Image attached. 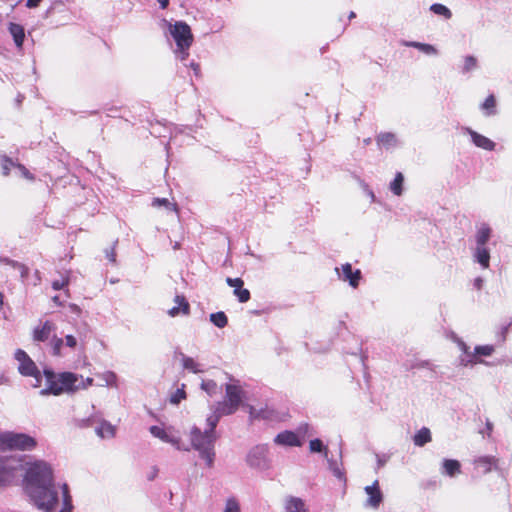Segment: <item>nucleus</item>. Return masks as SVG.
Returning <instances> with one entry per match:
<instances>
[{
  "instance_id": "c9c22d12",
  "label": "nucleus",
  "mask_w": 512,
  "mask_h": 512,
  "mask_svg": "<svg viewBox=\"0 0 512 512\" xmlns=\"http://www.w3.org/2000/svg\"><path fill=\"white\" fill-rule=\"evenodd\" d=\"M8 264H10L13 268L17 269L20 273L21 280L25 282L27 280L28 274H29V268L17 261L14 260H5Z\"/></svg>"
},
{
  "instance_id": "393cba45",
  "label": "nucleus",
  "mask_w": 512,
  "mask_h": 512,
  "mask_svg": "<svg viewBox=\"0 0 512 512\" xmlns=\"http://www.w3.org/2000/svg\"><path fill=\"white\" fill-rule=\"evenodd\" d=\"M95 432L101 438H113L115 436V426L108 421L101 420L95 428Z\"/></svg>"
},
{
  "instance_id": "4c0bfd02",
  "label": "nucleus",
  "mask_w": 512,
  "mask_h": 512,
  "mask_svg": "<svg viewBox=\"0 0 512 512\" xmlns=\"http://www.w3.org/2000/svg\"><path fill=\"white\" fill-rule=\"evenodd\" d=\"M99 377L104 381L105 386L117 387V375L112 371H105Z\"/></svg>"
},
{
  "instance_id": "c85d7f7f",
  "label": "nucleus",
  "mask_w": 512,
  "mask_h": 512,
  "mask_svg": "<svg viewBox=\"0 0 512 512\" xmlns=\"http://www.w3.org/2000/svg\"><path fill=\"white\" fill-rule=\"evenodd\" d=\"M478 68V60L473 55H467L463 59V65L461 67L462 74H468Z\"/></svg>"
},
{
  "instance_id": "09e8293b",
  "label": "nucleus",
  "mask_w": 512,
  "mask_h": 512,
  "mask_svg": "<svg viewBox=\"0 0 512 512\" xmlns=\"http://www.w3.org/2000/svg\"><path fill=\"white\" fill-rule=\"evenodd\" d=\"M189 49L190 48L176 47V50H175L176 57L181 62H184L189 56Z\"/></svg>"
},
{
  "instance_id": "de8ad7c7",
  "label": "nucleus",
  "mask_w": 512,
  "mask_h": 512,
  "mask_svg": "<svg viewBox=\"0 0 512 512\" xmlns=\"http://www.w3.org/2000/svg\"><path fill=\"white\" fill-rule=\"evenodd\" d=\"M118 241H115L113 245L109 248L105 249V257L108 259L109 262L112 264H116V252H115V246Z\"/></svg>"
},
{
  "instance_id": "f03ea898",
  "label": "nucleus",
  "mask_w": 512,
  "mask_h": 512,
  "mask_svg": "<svg viewBox=\"0 0 512 512\" xmlns=\"http://www.w3.org/2000/svg\"><path fill=\"white\" fill-rule=\"evenodd\" d=\"M218 422V416L210 414L206 419V428L203 431L197 426H193L190 431L192 447L198 451L200 458L209 468L213 466L215 459L214 445L217 439L215 428Z\"/></svg>"
},
{
  "instance_id": "6ab92c4d",
  "label": "nucleus",
  "mask_w": 512,
  "mask_h": 512,
  "mask_svg": "<svg viewBox=\"0 0 512 512\" xmlns=\"http://www.w3.org/2000/svg\"><path fill=\"white\" fill-rule=\"evenodd\" d=\"M378 146L387 150L396 148L400 145V141L396 134L392 132H382L376 137Z\"/></svg>"
},
{
  "instance_id": "49530a36",
  "label": "nucleus",
  "mask_w": 512,
  "mask_h": 512,
  "mask_svg": "<svg viewBox=\"0 0 512 512\" xmlns=\"http://www.w3.org/2000/svg\"><path fill=\"white\" fill-rule=\"evenodd\" d=\"M224 512H241L238 501L235 498H229L226 501Z\"/></svg>"
},
{
  "instance_id": "5701e85b",
  "label": "nucleus",
  "mask_w": 512,
  "mask_h": 512,
  "mask_svg": "<svg viewBox=\"0 0 512 512\" xmlns=\"http://www.w3.org/2000/svg\"><path fill=\"white\" fill-rule=\"evenodd\" d=\"M461 472V464L458 460L444 459L442 462L441 473L449 477H454Z\"/></svg>"
},
{
  "instance_id": "e433bc0d",
  "label": "nucleus",
  "mask_w": 512,
  "mask_h": 512,
  "mask_svg": "<svg viewBox=\"0 0 512 512\" xmlns=\"http://www.w3.org/2000/svg\"><path fill=\"white\" fill-rule=\"evenodd\" d=\"M201 388L205 391L209 396H214L217 393L218 386L214 380H203L201 383Z\"/></svg>"
},
{
  "instance_id": "7c9ffc66",
  "label": "nucleus",
  "mask_w": 512,
  "mask_h": 512,
  "mask_svg": "<svg viewBox=\"0 0 512 512\" xmlns=\"http://www.w3.org/2000/svg\"><path fill=\"white\" fill-rule=\"evenodd\" d=\"M63 345H64L63 338L57 337L56 335L51 337V339L49 341V346L51 348L52 355L56 356V357L62 356L61 350H62Z\"/></svg>"
},
{
  "instance_id": "39448f33",
  "label": "nucleus",
  "mask_w": 512,
  "mask_h": 512,
  "mask_svg": "<svg viewBox=\"0 0 512 512\" xmlns=\"http://www.w3.org/2000/svg\"><path fill=\"white\" fill-rule=\"evenodd\" d=\"M491 236L492 229L487 223H481L477 226L473 258L474 261L479 263L483 269H487L490 263V251L487 244Z\"/></svg>"
},
{
  "instance_id": "412c9836",
  "label": "nucleus",
  "mask_w": 512,
  "mask_h": 512,
  "mask_svg": "<svg viewBox=\"0 0 512 512\" xmlns=\"http://www.w3.org/2000/svg\"><path fill=\"white\" fill-rule=\"evenodd\" d=\"M176 306L168 310V314L171 317H176L179 314H189L190 305L183 295H176L174 299Z\"/></svg>"
},
{
  "instance_id": "c03bdc74",
  "label": "nucleus",
  "mask_w": 512,
  "mask_h": 512,
  "mask_svg": "<svg viewBox=\"0 0 512 512\" xmlns=\"http://www.w3.org/2000/svg\"><path fill=\"white\" fill-rule=\"evenodd\" d=\"M68 284H69V276H68V274H65V275L61 276V279L54 280L52 282V288L57 291V290H61V289L65 288Z\"/></svg>"
},
{
  "instance_id": "2f4dec72",
  "label": "nucleus",
  "mask_w": 512,
  "mask_h": 512,
  "mask_svg": "<svg viewBox=\"0 0 512 512\" xmlns=\"http://www.w3.org/2000/svg\"><path fill=\"white\" fill-rule=\"evenodd\" d=\"M494 352V346L493 345H480L476 346L474 348L473 354H475L476 359L478 360V363H483L481 359H479L480 356H491Z\"/></svg>"
},
{
  "instance_id": "69168bd1",
  "label": "nucleus",
  "mask_w": 512,
  "mask_h": 512,
  "mask_svg": "<svg viewBox=\"0 0 512 512\" xmlns=\"http://www.w3.org/2000/svg\"><path fill=\"white\" fill-rule=\"evenodd\" d=\"M510 325H511V324H508V325H506V326H503V327H502V331H501V334H502V340H504V339H505L506 333L508 332V329H509V326H510Z\"/></svg>"
},
{
  "instance_id": "20e7f679",
  "label": "nucleus",
  "mask_w": 512,
  "mask_h": 512,
  "mask_svg": "<svg viewBox=\"0 0 512 512\" xmlns=\"http://www.w3.org/2000/svg\"><path fill=\"white\" fill-rule=\"evenodd\" d=\"M226 396L223 401L217 402L213 406L211 415H217L218 421L222 416L235 413L245 397L244 390L235 384H226Z\"/></svg>"
},
{
  "instance_id": "a19ab883",
  "label": "nucleus",
  "mask_w": 512,
  "mask_h": 512,
  "mask_svg": "<svg viewBox=\"0 0 512 512\" xmlns=\"http://www.w3.org/2000/svg\"><path fill=\"white\" fill-rule=\"evenodd\" d=\"M185 385L182 384V387L181 388H178L174 393H172V395L170 396V402L172 404H179L183 399L186 398V393H185Z\"/></svg>"
},
{
  "instance_id": "6e6d98bb",
  "label": "nucleus",
  "mask_w": 512,
  "mask_h": 512,
  "mask_svg": "<svg viewBox=\"0 0 512 512\" xmlns=\"http://www.w3.org/2000/svg\"><path fill=\"white\" fill-rule=\"evenodd\" d=\"M430 366H431V364L429 361H419L415 365H413L412 368L422 369V368H430Z\"/></svg>"
},
{
  "instance_id": "72a5a7b5",
  "label": "nucleus",
  "mask_w": 512,
  "mask_h": 512,
  "mask_svg": "<svg viewBox=\"0 0 512 512\" xmlns=\"http://www.w3.org/2000/svg\"><path fill=\"white\" fill-rule=\"evenodd\" d=\"M182 365L185 369L193 373L202 372V369H200V365L191 357L182 355Z\"/></svg>"
},
{
  "instance_id": "79ce46f5",
  "label": "nucleus",
  "mask_w": 512,
  "mask_h": 512,
  "mask_svg": "<svg viewBox=\"0 0 512 512\" xmlns=\"http://www.w3.org/2000/svg\"><path fill=\"white\" fill-rule=\"evenodd\" d=\"M15 173L18 176H21V177H23L25 179H28L30 181L34 180L33 174L30 173V171L24 165H22L20 163H16Z\"/></svg>"
},
{
  "instance_id": "0eeeda50",
  "label": "nucleus",
  "mask_w": 512,
  "mask_h": 512,
  "mask_svg": "<svg viewBox=\"0 0 512 512\" xmlns=\"http://www.w3.org/2000/svg\"><path fill=\"white\" fill-rule=\"evenodd\" d=\"M249 420L253 421H266L270 423L282 422L288 418V412L284 409H278L271 405L255 408L248 406Z\"/></svg>"
},
{
  "instance_id": "bf43d9fd",
  "label": "nucleus",
  "mask_w": 512,
  "mask_h": 512,
  "mask_svg": "<svg viewBox=\"0 0 512 512\" xmlns=\"http://www.w3.org/2000/svg\"><path fill=\"white\" fill-rule=\"evenodd\" d=\"M483 282H484V281H483V279H482V278H480V277L476 278V279L474 280V286H475V288H477L478 290H480V289L482 288V286H483Z\"/></svg>"
},
{
  "instance_id": "b1692460",
  "label": "nucleus",
  "mask_w": 512,
  "mask_h": 512,
  "mask_svg": "<svg viewBox=\"0 0 512 512\" xmlns=\"http://www.w3.org/2000/svg\"><path fill=\"white\" fill-rule=\"evenodd\" d=\"M402 45H404L406 47L416 48L419 51H421L424 54L429 55V56H437L439 54L437 48L428 43H422V42H417V41H403Z\"/></svg>"
},
{
  "instance_id": "0e129e2a",
  "label": "nucleus",
  "mask_w": 512,
  "mask_h": 512,
  "mask_svg": "<svg viewBox=\"0 0 512 512\" xmlns=\"http://www.w3.org/2000/svg\"><path fill=\"white\" fill-rule=\"evenodd\" d=\"M486 430L488 432V435H490L493 430V424L489 420L486 421Z\"/></svg>"
},
{
  "instance_id": "a211bd4d",
  "label": "nucleus",
  "mask_w": 512,
  "mask_h": 512,
  "mask_svg": "<svg viewBox=\"0 0 512 512\" xmlns=\"http://www.w3.org/2000/svg\"><path fill=\"white\" fill-rule=\"evenodd\" d=\"M15 477V468L10 465L9 461L0 458V486L10 484Z\"/></svg>"
},
{
  "instance_id": "4be33fe9",
  "label": "nucleus",
  "mask_w": 512,
  "mask_h": 512,
  "mask_svg": "<svg viewBox=\"0 0 512 512\" xmlns=\"http://www.w3.org/2000/svg\"><path fill=\"white\" fill-rule=\"evenodd\" d=\"M8 30L14 40L16 47L21 49L25 39L24 27L17 23H9Z\"/></svg>"
},
{
  "instance_id": "c756f323",
  "label": "nucleus",
  "mask_w": 512,
  "mask_h": 512,
  "mask_svg": "<svg viewBox=\"0 0 512 512\" xmlns=\"http://www.w3.org/2000/svg\"><path fill=\"white\" fill-rule=\"evenodd\" d=\"M404 176L401 172H397L394 180L390 183L389 188L396 196H401L403 193Z\"/></svg>"
},
{
  "instance_id": "2eb2a0df",
  "label": "nucleus",
  "mask_w": 512,
  "mask_h": 512,
  "mask_svg": "<svg viewBox=\"0 0 512 512\" xmlns=\"http://www.w3.org/2000/svg\"><path fill=\"white\" fill-rule=\"evenodd\" d=\"M55 331V325L53 322L46 320L33 330V340L36 342H45L51 339L52 332Z\"/></svg>"
},
{
  "instance_id": "4d7b16f0",
  "label": "nucleus",
  "mask_w": 512,
  "mask_h": 512,
  "mask_svg": "<svg viewBox=\"0 0 512 512\" xmlns=\"http://www.w3.org/2000/svg\"><path fill=\"white\" fill-rule=\"evenodd\" d=\"M189 66L193 69L196 76L200 73V65L194 61H192Z\"/></svg>"
},
{
  "instance_id": "7ed1b4c3",
  "label": "nucleus",
  "mask_w": 512,
  "mask_h": 512,
  "mask_svg": "<svg viewBox=\"0 0 512 512\" xmlns=\"http://www.w3.org/2000/svg\"><path fill=\"white\" fill-rule=\"evenodd\" d=\"M44 376L46 387L40 391L43 396L61 395L63 393H73L80 389L77 384L79 376L72 372L55 373L52 370L45 369Z\"/></svg>"
},
{
  "instance_id": "864d4df0",
  "label": "nucleus",
  "mask_w": 512,
  "mask_h": 512,
  "mask_svg": "<svg viewBox=\"0 0 512 512\" xmlns=\"http://www.w3.org/2000/svg\"><path fill=\"white\" fill-rule=\"evenodd\" d=\"M77 384L80 385V389H85L93 384V379L90 377L83 379L82 376H79V381L77 382Z\"/></svg>"
},
{
  "instance_id": "603ef678",
  "label": "nucleus",
  "mask_w": 512,
  "mask_h": 512,
  "mask_svg": "<svg viewBox=\"0 0 512 512\" xmlns=\"http://www.w3.org/2000/svg\"><path fill=\"white\" fill-rule=\"evenodd\" d=\"M152 206H154V207H160V206L170 207V206H172V204L166 198H155L152 202Z\"/></svg>"
},
{
  "instance_id": "3c124183",
  "label": "nucleus",
  "mask_w": 512,
  "mask_h": 512,
  "mask_svg": "<svg viewBox=\"0 0 512 512\" xmlns=\"http://www.w3.org/2000/svg\"><path fill=\"white\" fill-rule=\"evenodd\" d=\"M64 345L70 349H75L77 346V339L73 335H66Z\"/></svg>"
},
{
  "instance_id": "aec40b11",
  "label": "nucleus",
  "mask_w": 512,
  "mask_h": 512,
  "mask_svg": "<svg viewBox=\"0 0 512 512\" xmlns=\"http://www.w3.org/2000/svg\"><path fill=\"white\" fill-rule=\"evenodd\" d=\"M284 510L285 512H310L304 500L295 496L285 499Z\"/></svg>"
},
{
  "instance_id": "1a4fd4ad",
  "label": "nucleus",
  "mask_w": 512,
  "mask_h": 512,
  "mask_svg": "<svg viewBox=\"0 0 512 512\" xmlns=\"http://www.w3.org/2000/svg\"><path fill=\"white\" fill-rule=\"evenodd\" d=\"M15 359L19 363V373L23 376L33 377L35 379V383L33 384V386L39 387L41 385L42 377L35 362L22 349L16 350Z\"/></svg>"
},
{
  "instance_id": "cd10ccee",
  "label": "nucleus",
  "mask_w": 512,
  "mask_h": 512,
  "mask_svg": "<svg viewBox=\"0 0 512 512\" xmlns=\"http://www.w3.org/2000/svg\"><path fill=\"white\" fill-rule=\"evenodd\" d=\"M481 110L483 111L485 116H493L497 113L496 99L493 94L489 95L481 104Z\"/></svg>"
},
{
  "instance_id": "dca6fc26",
  "label": "nucleus",
  "mask_w": 512,
  "mask_h": 512,
  "mask_svg": "<svg viewBox=\"0 0 512 512\" xmlns=\"http://www.w3.org/2000/svg\"><path fill=\"white\" fill-rule=\"evenodd\" d=\"M274 443L280 446L299 447L302 445L298 435L293 431H283L274 438Z\"/></svg>"
},
{
  "instance_id": "680f3d73",
  "label": "nucleus",
  "mask_w": 512,
  "mask_h": 512,
  "mask_svg": "<svg viewBox=\"0 0 512 512\" xmlns=\"http://www.w3.org/2000/svg\"><path fill=\"white\" fill-rule=\"evenodd\" d=\"M162 9H166L169 5V0H157Z\"/></svg>"
},
{
  "instance_id": "bb28decb",
  "label": "nucleus",
  "mask_w": 512,
  "mask_h": 512,
  "mask_svg": "<svg viewBox=\"0 0 512 512\" xmlns=\"http://www.w3.org/2000/svg\"><path fill=\"white\" fill-rule=\"evenodd\" d=\"M474 463L477 468L482 469L484 473H488L496 465V459L492 456H483L477 458Z\"/></svg>"
},
{
  "instance_id": "774afa93",
  "label": "nucleus",
  "mask_w": 512,
  "mask_h": 512,
  "mask_svg": "<svg viewBox=\"0 0 512 512\" xmlns=\"http://www.w3.org/2000/svg\"><path fill=\"white\" fill-rule=\"evenodd\" d=\"M8 381L7 377L4 375H0V385L6 384Z\"/></svg>"
},
{
  "instance_id": "338daca9",
  "label": "nucleus",
  "mask_w": 512,
  "mask_h": 512,
  "mask_svg": "<svg viewBox=\"0 0 512 512\" xmlns=\"http://www.w3.org/2000/svg\"><path fill=\"white\" fill-rule=\"evenodd\" d=\"M93 422H94V418H88V419L84 420L83 426H90V425H92Z\"/></svg>"
},
{
  "instance_id": "a878e982",
  "label": "nucleus",
  "mask_w": 512,
  "mask_h": 512,
  "mask_svg": "<svg viewBox=\"0 0 512 512\" xmlns=\"http://www.w3.org/2000/svg\"><path fill=\"white\" fill-rule=\"evenodd\" d=\"M431 432L428 428H421L413 437V442L418 447H423L425 444L431 442Z\"/></svg>"
},
{
  "instance_id": "473e14b6",
  "label": "nucleus",
  "mask_w": 512,
  "mask_h": 512,
  "mask_svg": "<svg viewBox=\"0 0 512 512\" xmlns=\"http://www.w3.org/2000/svg\"><path fill=\"white\" fill-rule=\"evenodd\" d=\"M210 321L218 328H224L228 323L226 314L222 311L210 314Z\"/></svg>"
},
{
  "instance_id": "13d9d810",
  "label": "nucleus",
  "mask_w": 512,
  "mask_h": 512,
  "mask_svg": "<svg viewBox=\"0 0 512 512\" xmlns=\"http://www.w3.org/2000/svg\"><path fill=\"white\" fill-rule=\"evenodd\" d=\"M41 1L42 0H27L26 6L29 7V8H34V7L38 6V4Z\"/></svg>"
},
{
  "instance_id": "37998d69",
  "label": "nucleus",
  "mask_w": 512,
  "mask_h": 512,
  "mask_svg": "<svg viewBox=\"0 0 512 512\" xmlns=\"http://www.w3.org/2000/svg\"><path fill=\"white\" fill-rule=\"evenodd\" d=\"M233 294L237 297L238 301L241 303H246L250 299V292L248 289L243 287L234 289Z\"/></svg>"
},
{
  "instance_id": "e2e57ef3",
  "label": "nucleus",
  "mask_w": 512,
  "mask_h": 512,
  "mask_svg": "<svg viewBox=\"0 0 512 512\" xmlns=\"http://www.w3.org/2000/svg\"><path fill=\"white\" fill-rule=\"evenodd\" d=\"M69 307H70L71 312L76 313V314L80 313V308L76 304H70Z\"/></svg>"
},
{
  "instance_id": "ea45409f",
  "label": "nucleus",
  "mask_w": 512,
  "mask_h": 512,
  "mask_svg": "<svg viewBox=\"0 0 512 512\" xmlns=\"http://www.w3.org/2000/svg\"><path fill=\"white\" fill-rule=\"evenodd\" d=\"M309 449L311 452L321 453L324 452L325 457H327V448L324 446L323 442L320 439H313L309 443Z\"/></svg>"
},
{
  "instance_id": "f257e3e1",
  "label": "nucleus",
  "mask_w": 512,
  "mask_h": 512,
  "mask_svg": "<svg viewBox=\"0 0 512 512\" xmlns=\"http://www.w3.org/2000/svg\"><path fill=\"white\" fill-rule=\"evenodd\" d=\"M26 492L37 506L45 512H72V499L67 484L60 486L59 491L53 480L52 468L44 461L33 463L26 474Z\"/></svg>"
},
{
  "instance_id": "6e6552de",
  "label": "nucleus",
  "mask_w": 512,
  "mask_h": 512,
  "mask_svg": "<svg viewBox=\"0 0 512 512\" xmlns=\"http://www.w3.org/2000/svg\"><path fill=\"white\" fill-rule=\"evenodd\" d=\"M246 463L249 467L264 471L270 468L271 459L269 457V447L267 444H258L252 447L247 456Z\"/></svg>"
},
{
  "instance_id": "8fccbe9b",
  "label": "nucleus",
  "mask_w": 512,
  "mask_h": 512,
  "mask_svg": "<svg viewBox=\"0 0 512 512\" xmlns=\"http://www.w3.org/2000/svg\"><path fill=\"white\" fill-rule=\"evenodd\" d=\"M226 283L228 284V286L234 288V289H238V288H241L244 286V282L241 278H226Z\"/></svg>"
},
{
  "instance_id": "5fc2aeb1",
  "label": "nucleus",
  "mask_w": 512,
  "mask_h": 512,
  "mask_svg": "<svg viewBox=\"0 0 512 512\" xmlns=\"http://www.w3.org/2000/svg\"><path fill=\"white\" fill-rule=\"evenodd\" d=\"M388 461V457L385 455H377V466L378 468L383 467Z\"/></svg>"
},
{
  "instance_id": "9b49d317",
  "label": "nucleus",
  "mask_w": 512,
  "mask_h": 512,
  "mask_svg": "<svg viewBox=\"0 0 512 512\" xmlns=\"http://www.w3.org/2000/svg\"><path fill=\"white\" fill-rule=\"evenodd\" d=\"M335 271L344 282H348L352 288H357L361 279V271L359 269L353 270L350 263H345L341 267H336Z\"/></svg>"
},
{
  "instance_id": "052dcab7",
  "label": "nucleus",
  "mask_w": 512,
  "mask_h": 512,
  "mask_svg": "<svg viewBox=\"0 0 512 512\" xmlns=\"http://www.w3.org/2000/svg\"><path fill=\"white\" fill-rule=\"evenodd\" d=\"M40 281H41L40 272L38 270H36L34 272V282H33V284L36 286V285H38L40 283Z\"/></svg>"
},
{
  "instance_id": "a18cd8bd",
  "label": "nucleus",
  "mask_w": 512,
  "mask_h": 512,
  "mask_svg": "<svg viewBox=\"0 0 512 512\" xmlns=\"http://www.w3.org/2000/svg\"><path fill=\"white\" fill-rule=\"evenodd\" d=\"M329 469L332 471L333 475L338 479L344 478V473L340 469L338 463L334 460L328 459Z\"/></svg>"
},
{
  "instance_id": "ddd939ff",
  "label": "nucleus",
  "mask_w": 512,
  "mask_h": 512,
  "mask_svg": "<svg viewBox=\"0 0 512 512\" xmlns=\"http://www.w3.org/2000/svg\"><path fill=\"white\" fill-rule=\"evenodd\" d=\"M149 431L154 437L159 438L163 442L172 444L177 450L189 451L188 447L181 446V440L179 437L170 434L167 430L154 425L149 428Z\"/></svg>"
},
{
  "instance_id": "f3484780",
  "label": "nucleus",
  "mask_w": 512,
  "mask_h": 512,
  "mask_svg": "<svg viewBox=\"0 0 512 512\" xmlns=\"http://www.w3.org/2000/svg\"><path fill=\"white\" fill-rule=\"evenodd\" d=\"M455 342L457 343L459 349L462 352L461 355L459 356V364L461 366L466 367L478 363L475 354H473V352L470 351V347L463 340L456 338Z\"/></svg>"
},
{
  "instance_id": "58836bf2",
  "label": "nucleus",
  "mask_w": 512,
  "mask_h": 512,
  "mask_svg": "<svg viewBox=\"0 0 512 512\" xmlns=\"http://www.w3.org/2000/svg\"><path fill=\"white\" fill-rule=\"evenodd\" d=\"M16 162H14L11 158L7 156H3L1 158V169L2 174L4 176H8L10 174L11 169H15Z\"/></svg>"
},
{
  "instance_id": "9d476101",
  "label": "nucleus",
  "mask_w": 512,
  "mask_h": 512,
  "mask_svg": "<svg viewBox=\"0 0 512 512\" xmlns=\"http://www.w3.org/2000/svg\"><path fill=\"white\" fill-rule=\"evenodd\" d=\"M169 33L176 43V47L190 48L193 43V34L190 26L184 21L169 23Z\"/></svg>"
},
{
  "instance_id": "423d86ee",
  "label": "nucleus",
  "mask_w": 512,
  "mask_h": 512,
  "mask_svg": "<svg viewBox=\"0 0 512 512\" xmlns=\"http://www.w3.org/2000/svg\"><path fill=\"white\" fill-rule=\"evenodd\" d=\"M36 446V439L28 434L12 431L0 432V451H31Z\"/></svg>"
},
{
  "instance_id": "f704fd0d",
  "label": "nucleus",
  "mask_w": 512,
  "mask_h": 512,
  "mask_svg": "<svg viewBox=\"0 0 512 512\" xmlns=\"http://www.w3.org/2000/svg\"><path fill=\"white\" fill-rule=\"evenodd\" d=\"M430 10L436 15L443 16L445 19H450L452 17L450 9L443 4H432Z\"/></svg>"
},
{
  "instance_id": "f8f14e48",
  "label": "nucleus",
  "mask_w": 512,
  "mask_h": 512,
  "mask_svg": "<svg viewBox=\"0 0 512 512\" xmlns=\"http://www.w3.org/2000/svg\"><path fill=\"white\" fill-rule=\"evenodd\" d=\"M462 132L467 134L471 138V142L478 148L483 149L485 151H494L496 147V143L490 138L474 131L470 127H463Z\"/></svg>"
},
{
  "instance_id": "4468645a",
  "label": "nucleus",
  "mask_w": 512,
  "mask_h": 512,
  "mask_svg": "<svg viewBox=\"0 0 512 512\" xmlns=\"http://www.w3.org/2000/svg\"><path fill=\"white\" fill-rule=\"evenodd\" d=\"M364 491L368 495L365 505L373 509H378L383 501V493L379 487V481L375 480L372 485L366 486Z\"/></svg>"
}]
</instances>
